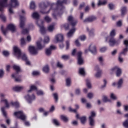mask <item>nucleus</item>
<instances>
[{"instance_id": "49", "label": "nucleus", "mask_w": 128, "mask_h": 128, "mask_svg": "<svg viewBox=\"0 0 128 128\" xmlns=\"http://www.w3.org/2000/svg\"><path fill=\"white\" fill-rule=\"evenodd\" d=\"M66 84L68 86H70V78H67L66 79Z\"/></svg>"}, {"instance_id": "1", "label": "nucleus", "mask_w": 128, "mask_h": 128, "mask_svg": "<svg viewBox=\"0 0 128 128\" xmlns=\"http://www.w3.org/2000/svg\"><path fill=\"white\" fill-rule=\"evenodd\" d=\"M6 7L9 8L8 12L10 14H14L12 8H16V6H14L12 4H8V0H0V12H2L0 14V18L4 22L6 20V18L2 12H4V8Z\"/></svg>"}, {"instance_id": "12", "label": "nucleus", "mask_w": 128, "mask_h": 128, "mask_svg": "<svg viewBox=\"0 0 128 128\" xmlns=\"http://www.w3.org/2000/svg\"><path fill=\"white\" fill-rule=\"evenodd\" d=\"M82 52L81 51L78 52L77 53L78 56V63L79 65H82L84 63V60L82 58Z\"/></svg>"}, {"instance_id": "54", "label": "nucleus", "mask_w": 128, "mask_h": 128, "mask_svg": "<svg viewBox=\"0 0 128 128\" xmlns=\"http://www.w3.org/2000/svg\"><path fill=\"white\" fill-rule=\"evenodd\" d=\"M52 122H53L54 124H55L56 126H58L60 125L59 122H58V121L56 120V119H54V120H52Z\"/></svg>"}, {"instance_id": "45", "label": "nucleus", "mask_w": 128, "mask_h": 128, "mask_svg": "<svg viewBox=\"0 0 128 128\" xmlns=\"http://www.w3.org/2000/svg\"><path fill=\"white\" fill-rule=\"evenodd\" d=\"M89 121H90V126H93L94 124V118H89Z\"/></svg>"}, {"instance_id": "27", "label": "nucleus", "mask_w": 128, "mask_h": 128, "mask_svg": "<svg viewBox=\"0 0 128 128\" xmlns=\"http://www.w3.org/2000/svg\"><path fill=\"white\" fill-rule=\"evenodd\" d=\"M107 4V1L106 0L102 2L101 0H99L98 5V6H105Z\"/></svg>"}, {"instance_id": "26", "label": "nucleus", "mask_w": 128, "mask_h": 128, "mask_svg": "<svg viewBox=\"0 0 128 128\" xmlns=\"http://www.w3.org/2000/svg\"><path fill=\"white\" fill-rule=\"evenodd\" d=\"M10 104L14 106L16 108H20V103L16 101V102H10Z\"/></svg>"}, {"instance_id": "42", "label": "nucleus", "mask_w": 128, "mask_h": 128, "mask_svg": "<svg viewBox=\"0 0 128 128\" xmlns=\"http://www.w3.org/2000/svg\"><path fill=\"white\" fill-rule=\"evenodd\" d=\"M123 126L125 128H128V118L123 122Z\"/></svg>"}, {"instance_id": "7", "label": "nucleus", "mask_w": 128, "mask_h": 128, "mask_svg": "<svg viewBox=\"0 0 128 128\" xmlns=\"http://www.w3.org/2000/svg\"><path fill=\"white\" fill-rule=\"evenodd\" d=\"M120 42V40H116L114 37H110L109 44L110 46H114V45L118 46Z\"/></svg>"}, {"instance_id": "47", "label": "nucleus", "mask_w": 128, "mask_h": 128, "mask_svg": "<svg viewBox=\"0 0 128 128\" xmlns=\"http://www.w3.org/2000/svg\"><path fill=\"white\" fill-rule=\"evenodd\" d=\"M60 118L64 122H67L68 121V118L64 116H61Z\"/></svg>"}, {"instance_id": "43", "label": "nucleus", "mask_w": 128, "mask_h": 128, "mask_svg": "<svg viewBox=\"0 0 128 128\" xmlns=\"http://www.w3.org/2000/svg\"><path fill=\"white\" fill-rule=\"evenodd\" d=\"M52 53V51L50 50V49L49 48H47L46 50V54L48 56H50Z\"/></svg>"}, {"instance_id": "29", "label": "nucleus", "mask_w": 128, "mask_h": 128, "mask_svg": "<svg viewBox=\"0 0 128 128\" xmlns=\"http://www.w3.org/2000/svg\"><path fill=\"white\" fill-rule=\"evenodd\" d=\"M1 102H4L6 105V107L7 108H10V104L6 99H2Z\"/></svg>"}, {"instance_id": "32", "label": "nucleus", "mask_w": 128, "mask_h": 128, "mask_svg": "<svg viewBox=\"0 0 128 128\" xmlns=\"http://www.w3.org/2000/svg\"><path fill=\"white\" fill-rule=\"evenodd\" d=\"M1 30L2 33L4 34V36H6V32H8V29H4V25H2L1 26Z\"/></svg>"}, {"instance_id": "53", "label": "nucleus", "mask_w": 128, "mask_h": 128, "mask_svg": "<svg viewBox=\"0 0 128 128\" xmlns=\"http://www.w3.org/2000/svg\"><path fill=\"white\" fill-rule=\"evenodd\" d=\"M2 54L5 56H8L10 55V52L6 50H4L2 52Z\"/></svg>"}, {"instance_id": "31", "label": "nucleus", "mask_w": 128, "mask_h": 128, "mask_svg": "<svg viewBox=\"0 0 128 128\" xmlns=\"http://www.w3.org/2000/svg\"><path fill=\"white\" fill-rule=\"evenodd\" d=\"M49 66L48 65H46L42 69V70L44 72H46V73H48L49 72Z\"/></svg>"}, {"instance_id": "24", "label": "nucleus", "mask_w": 128, "mask_h": 128, "mask_svg": "<svg viewBox=\"0 0 128 128\" xmlns=\"http://www.w3.org/2000/svg\"><path fill=\"white\" fill-rule=\"evenodd\" d=\"M75 107H76V110L72 109V107H69V108H68V110H69L70 112H74V113L76 114V110L79 108V106H78V105H77V104H76L75 105Z\"/></svg>"}, {"instance_id": "46", "label": "nucleus", "mask_w": 128, "mask_h": 128, "mask_svg": "<svg viewBox=\"0 0 128 128\" xmlns=\"http://www.w3.org/2000/svg\"><path fill=\"white\" fill-rule=\"evenodd\" d=\"M86 86H87L88 88H91V84H90V79H86Z\"/></svg>"}, {"instance_id": "15", "label": "nucleus", "mask_w": 128, "mask_h": 128, "mask_svg": "<svg viewBox=\"0 0 128 128\" xmlns=\"http://www.w3.org/2000/svg\"><path fill=\"white\" fill-rule=\"evenodd\" d=\"M38 26L40 28V30L41 34H46V30L44 26V21L41 22V24H38Z\"/></svg>"}, {"instance_id": "41", "label": "nucleus", "mask_w": 128, "mask_h": 128, "mask_svg": "<svg viewBox=\"0 0 128 128\" xmlns=\"http://www.w3.org/2000/svg\"><path fill=\"white\" fill-rule=\"evenodd\" d=\"M50 41V38L48 36H46L44 38V44H48Z\"/></svg>"}, {"instance_id": "6", "label": "nucleus", "mask_w": 128, "mask_h": 128, "mask_svg": "<svg viewBox=\"0 0 128 128\" xmlns=\"http://www.w3.org/2000/svg\"><path fill=\"white\" fill-rule=\"evenodd\" d=\"M13 52L14 55L16 56L17 58L20 60V56L22 55V50L18 47L14 46L13 48Z\"/></svg>"}, {"instance_id": "13", "label": "nucleus", "mask_w": 128, "mask_h": 128, "mask_svg": "<svg viewBox=\"0 0 128 128\" xmlns=\"http://www.w3.org/2000/svg\"><path fill=\"white\" fill-rule=\"evenodd\" d=\"M28 50L32 54L36 55L38 54V48L34 46H29Z\"/></svg>"}, {"instance_id": "28", "label": "nucleus", "mask_w": 128, "mask_h": 128, "mask_svg": "<svg viewBox=\"0 0 128 128\" xmlns=\"http://www.w3.org/2000/svg\"><path fill=\"white\" fill-rule=\"evenodd\" d=\"M76 30L74 28L71 29L67 34L68 37L70 38L72 36V34Z\"/></svg>"}, {"instance_id": "8", "label": "nucleus", "mask_w": 128, "mask_h": 128, "mask_svg": "<svg viewBox=\"0 0 128 128\" xmlns=\"http://www.w3.org/2000/svg\"><path fill=\"white\" fill-rule=\"evenodd\" d=\"M88 50H90L91 52V53L94 55L96 54L97 53L96 46H92V44H91L90 46L88 48V50L86 49L85 50V53L86 54Z\"/></svg>"}, {"instance_id": "59", "label": "nucleus", "mask_w": 128, "mask_h": 128, "mask_svg": "<svg viewBox=\"0 0 128 128\" xmlns=\"http://www.w3.org/2000/svg\"><path fill=\"white\" fill-rule=\"evenodd\" d=\"M89 35L90 36H94V29L92 28L89 31Z\"/></svg>"}, {"instance_id": "20", "label": "nucleus", "mask_w": 128, "mask_h": 128, "mask_svg": "<svg viewBox=\"0 0 128 128\" xmlns=\"http://www.w3.org/2000/svg\"><path fill=\"white\" fill-rule=\"evenodd\" d=\"M12 4L13 6L16 7L20 5L18 1V0H10L9 4Z\"/></svg>"}, {"instance_id": "55", "label": "nucleus", "mask_w": 128, "mask_h": 128, "mask_svg": "<svg viewBox=\"0 0 128 128\" xmlns=\"http://www.w3.org/2000/svg\"><path fill=\"white\" fill-rule=\"evenodd\" d=\"M44 93L43 91H42V90H38L36 92V94L38 96H42V95H44Z\"/></svg>"}, {"instance_id": "57", "label": "nucleus", "mask_w": 128, "mask_h": 128, "mask_svg": "<svg viewBox=\"0 0 128 128\" xmlns=\"http://www.w3.org/2000/svg\"><path fill=\"white\" fill-rule=\"evenodd\" d=\"M22 34H26L28 33V30L26 28L23 29L22 32Z\"/></svg>"}, {"instance_id": "37", "label": "nucleus", "mask_w": 128, "mask_h": 128, "mask_svg": "<svg viewBox=\"0 0 128 128\" xmlns=\"http://www.w3.org/2000/svg\"><path fill=\"white\" fill-rule=\"evenodd\" d=\"M116 35V30L114 29H113L110 33V38H114Z\"/></svg>"}, {"instance_id": "23", "label": "nucleus", "mask_w": 128, "mask_h": 128, "mask_svg": "<svg viewBox=\"0 0 128 128\" xmlns=\"http://www.w3.org/2000/svg\"><path fill=\"white\" fill-rule=\"evenodd\" d=\"M7 29L12 32H14L16 31V26L12 24H9L7 26Z\"/></svg>"}, {"instance_id": "10", "label": "nucleus", "mask_w": 128, "mask_h": 128, "mask_svg": "<svg viewBox=\"0 0 128 128\" xmlns=\"http://www.w3.org/2000/svg\"><path fill=\"white\" fill-rule=\"evenodd\" d=\"M25 98L28 103L32 104V101L36 100V96H34V94H32V95H30V94H28L25 96Z\"/></svg>"}, {"instance_id": "52", "label": "nucleus", "mask_w": 128, "mask_h": 128, "mask_svg": "<svg viewBox=\"0 0 128 128\" xmlns=\"http://www.w3.org/2000/svg\"><path fill=\"white\" fill-rule=\"evenodd\" d=\"M4 70L2 69H0V78H2V77H4Z\"/></svg>"}, {"instance_id": "51", "label": "nucleus", "mask_w": 128, "mask_h": 128, "mask_svg": "<svg viewBox=\"0 0 128 128\" xmlns=\"http://www.w3.org/2000/svg\"><path fill=\"white\" fill-rule=\"evenodd\" d=\"M54 28V25H50L48 27V30L49 32H52Z\"/></svg>"}, {"instance_id": "17", "label": "nucleus", "mask_w": 128, "mask_h": 128, "mask_svg": "<svg viewBox=\"0 0 128 128\" xmlns=\"http://www.w3.org/2000/svg\"><path fill=\"white\" fill-rule=\"evenodd\" d=\"M95 70L97 71V73L95 74V76L98 78L101 76L102 74V70H100L98 66H95Z\"/></svg>"}, {"instance_id": "63", "label": "nucleus", "mask_w": 128, "mask_h": 128, "mask_svg": "<svg viewBox=\"0 0 128 128\" xmlns=\"http://www.w3.org/2000/svg\"><path fill=\"white\" fill-rule=\"evenodd\" d=\"M96 116V114L94 112H91V115L89 118H94Z\"/></svg>"}, {"instance_id": "11", "label": "nucleus", "mask_w": 128, "mask_h": 128, "mask_svg": "<svg viewBox=\"0 0 128 128\" xmlns=\"http://www.w3.org/2000/svg\"><path fill=\"white\" fill-rule=\"evenodd\" d=\"M20 59H22L23 61L25 62L26 65L30 66V62L28 59V56H26V54L25 53L21 54Z\"/></svg>"}, {"instance_id": "4", "label": "nucleus", "mask_w": 128, "mask_h": 128, "mask_svg": "<svg viewBox=\"0 0 128 128\" xmlns=\"http://www.w3.org/2000/svg\"><path fill=\"white\" fill-rule=\"evenodd\" d=\"M14 115L18 119L21 120L23 122H24V124L25 126H30V124L28 122L26 121V116L24 114V112L22 111H18L14 112Z\"/></svg>"}, {"instance_id": "35", "label": "nucleus", "mask_w": 128, "mask_h": 128, "mask_svg": "<svg viewBox=\"0 0 128 128\" xmlns=\"http://www.w3.org/2000/svg\"><path fill=\"white\" fill-rule=\"evenodd\" d=\"M1 110L2 112L3 116L5 117V118H8V116H6V112L4 110V107H2V108H1Z\"/></svg>"}, {"instance_id": "22", "label": "nucleus", "mask_w": 128, "mask_h": 128, "mask_svg": "<svg viewBox=\"0 0 128 128\" xmlns=\"http://www.w3.org/2000/svg\"><path fill=\"white\" fill-rule=\"evenodd\" d=\"M12 89L15 92H20L24 90V87L22 86H16L13 87Z\"/></svg>"}, {"instance_id": "18", "label": "nucleus", "mask_w": 128, "mask_h": 128, "mask_svg": "<svg viewBox=\"0 0 128 128\" xmlns=\"http://www.w3.org/2000/svg\"><path fill=\"white\" fill-rule=\"evenodd\" d=\"M55 38L58 42H62L64 41V36L62 34H58L56 35Z\"/></svg>"}, {"instance_id": "44", "label": "nucleus", "mask_w": 128, "mask_h": 128, "mask_svg": "<svg viewBox=\"0 0 128 128\" xmlns=\"http://www.w3.org/2000/svg\"><path fill=\"white\" fill-rule=\"evenodd\" d=\"M45 21L48 22L49 23L51 22L52 19L51 18H49L48 16H46L44 18Z\"/></svg>"}, {"instance_id": "64", "label": "nucleus", "mask_w": 128, "mask_h": 128, "mask_svg": "<svg viewBox=\"0 0 128 128\" xmlns=\"http://www.w3.org/2000/svg\"><path fill=\"white\" fill-rule=\"evenodd\" d=\"M124 44L125 45L126 48H128V40H124Z\"/></svg>"}, {"instance_id": "50", "label": "nucleus", "mask_w": 128, "mask_h": 128, "mask_svg": "<svg viewBox=\"0 0 128 128\" xmlns=\"http://www.w3.org/2000/svg\"><path fill=\"white\" fill-rule=\"evenodd\" d=\"M102 100L104 102H110V99H108V97L106 96H104L102 99Z\"/></svg>"}, {"instance_id": "14", "label": "nucleus", "mask_w": 128, "mask_h": 128, "mask_svg": "<svg viewBox=\"0 0 128 128\" xmlns=\"http://www.w3.org/2000/svg\"><path fill=\"white\" fill-rule=\"evenodd\" d=\"M20 26L21 28L24 29V21H26V17L22 15H20Z\"/></svg>"}, {"instance_id": "60", "label": "nucleus", "mask_w": 128, "mask_h": 128, "mask_svg": "<svg viewBox=\"0 0 128 128\" xmlns=\"http://www.w3.org/2000/svg\"><path fill=\"white\" fill-rule=\"evenodd\" d=\"M106 50H107V48L106 46L102 47L100 49V52H104Z\"/></svg>"}, {"instance_id": "3", "label": "nucleus", "mask_w": 128, "mask_h": 128, "mask_svg": "<svg viewBox=\"0 0 128 128\" xmlns=\"http://www.w3.org/2000/svg\"><path fill=\"white\" fill-rule=\"evenodd\" d=\"M12 68L16 72L12 74V78L14 79L16 82H22V76L18 74L20 72V67L18 65L14 64L12 66Z\"/></svg>"}, {"instance_id": "61", "label": "nucleus", "mask_w": 128, "mask_h": 128, "mask_svg": "<svg viewBox=\"0 0 128 128\" xmlns=\"http://www.w3.org/2000/svg\"><path fill=\"white\" fill-rule=\"evenodd\" d=\"M66 50H68L69 48H70V42L69 40H66Z\"/></svg>"}, {"instance_id": "62", "label": "nucleus", "mask_w": 128, "mask_h": 128, "mask_svg": "<svg viewBox=\"0 0 128 128\" xmlns=\"http://www.w3.org/2000/svg\"><path fill=\"white\" fill-rule=\"evenodd\" d=\"M54 98L56 102H57L58 100V95L56 93H54Z\"/></svg>"}, {"instance_id": "16", "label": "nucleus", "mask_w": 128, "mask_h": 128, "mask_svg": "<svg viewBox=\"0 0 128 128\" xmlns=\"http://www.w3.org/2000/svg\"><path fill=\"white\" fill-rule=\"evenodd\" d=\"M96 18L95 16H91L88 18H85L84 20V22L86 23V22H92L94 20H96Z\"/></svg>"}, {"instance_id": "2", "label": "nucleus", "mask_w": 128, "mask_h": 128, "mask_svg": "<svg viewBox=\"0 0 128 128\" xmlns=\"http://www.w3.org/2000/svg\"><path fill=\"white\" fill-rule=\"evenodd\" d=\"M68 0H63L60 1L58 0L56 3V8L54 9V12L52 14V16L54 19L56 20V16H60L64 12V6L63 4H67Z\"/></svg>"}, {"instance_id": "48", "label": "nucleus", "mask_w": 128, "mask_h": 128, "mask_svg": "<svg viewBox=\"0 0 128 128\" xmlns=\"http://www.w3.org/2000/svg\"><path fill=\"white\" fill-rule=\"evenodd\" d=\"M122 83H123L122 79H120V80H119L118 83V88H120L122 86Z\"/></svg>"}, {"instance_id": "25", "label": "nucleus", "mask_w": 128, "mask_h": 128, "mask_svg": "<svg viewBox=\"0 0 128 128\" xmlns=\"http://www.w3.org/2000/svg\"><path fill=\"white\" fill-rule=\"evenodd\" d=\"M36 45H37L38 48L40 50H42L43 48L45 47V45L44 44L42 45L40 44V42L39 41L36 42Z\"/></svg>"}, {"instance_id": "34", "label": "nucleus", "mask_w": 128, "mask_h": 128, "mask_svg": "<svg viewBox=\"0 0 128 128\" xmlns=\"http://www.w3.org/2000/svg\"><path fill=\"white\" fill-rule=\"evenodd\" d=\"M128 52V47H126V48H124L122 51L120 53V55L124 54L126 55V53Z\"/></svg>"}, {"instance_id": "33", "label": "nucleus", "mask_w": 128, "mask_h": 128, "mask_svg": "<svg viewBox=\"0 0 128 128\" xmlns=\"http://www.w3.org/2000/svg\"><path fill=\"white\" fill-rule=\"evenodd\" d=\"M32 17L34 18L38 19L40 18V15L38 12H34L32 15Z\"/></svg>"}, {"instance_id": "30", "label": "nucleus", "mask_w": 128, "mask_h": 128, "mask_svg": "<svg viewBox=\"0 0 128 128\" xmlns=\"http://www.w3.org/2000/svg\"><path fill=\"white\" fill-rule=\"evenodd\" d=\"M80 120L82 124H86V116L80 117Z\"/></svg>"}, {"instance_id": "40", "label": "nucleus", "mask_w": 128, "mask_h": 128, "mask_svg": "<svg viewBox=\"0 0 128 128\" xmlns=\"http://www.w3.org/2000/svg\"><path fill=\"white\" fill-rule=\"evenodd\" d=\"M26 40H24V38H22L20 39V45L21 46H24L26 45Z\"/></svg>"}, {"instance_id": "19", "label": "nucleus", "mask_w": 128, "mask_h": 128, "mask_svg": "<svg viewBox=\"0 0 128 128\" xmlns=\"http://www.w3.org/2000/svg\"><path fill=\"white\" fill-rule=\"evenodd\" d=\"M50 5V3L48 2H42L39 4L40 8H46Z\"/></svg>"}, {"instance_id": "9", "label": "nucleus", "mask_w": 128, "mask_h": 128, "mask_svg": "<svg viewBox=\"0 0 128 128\" xmlns=\"http://www.w3.org/2000/svg\"><path fill=\"white\" fill-rule=\"evenodd\" d=\"M112 72H116V76L119 77L122 74V70L117 66H115L110 70Z\"/></svg>"}, {"instance_id": "5", "label": "nucleus", "mask_w": 128, "mask_h": 128, "mask_svg": "<svg viewBox=\"0 0 128 128\" xmlns=\"http://www.w3.org/2000/svg\"><path fill=\"white\" fill-rule=\"evenodd\" d=\"M68 23L64 24L61 26L62 28H64L65 30H68L70 26L74 28L77 23V21L74 20V18L72 16H68Z\"/></svg>"}, {"instance_id": "39", "label": "nucleus", "mask_w": 128, "mask_h": 128, "mask_svg": "<svg viewBox=\"0 0 128 128\" xmlns=\"http://www.w3.org/2000/svg\"><path fill=\"white\" fill-rule=\"evenodd\" d=\"M37 90V88L36 86H34V85H32V86H30V90H28V92H30L32 90Z\"/></svg>"}, {"instance_id": "58", "label": "nucleus", "mask_w": 128, "mask_h": 128, "mask_svg": "<svg viewBox=\"0 0 128 128\" xmlns=\"http://www.w3.org/2000/svg\"><path fill=\"white\" fill-rule=\"evenodd\" d=\"M108 8L110 10H113L114 8V6L112 4H109Z\"/></svg>"}, {"instance_id": "21", "label": "nucleus", "mask_w": 128, "mask_h": 128, "mask_svg": "<svg viewBox=\"0 0 128 128\" xmlns=\"http://www.w3.org/2000/svg\"><path fill=\"white\" fill-rule=\"evenodd\" d=\"M127 14V8L126 6H124L121 8V16L124 17Z\"/></svg>"}, {"instance_id": "38", "label": "nucleus", "mask_w": 128, "mask_h": 128, "mask_svg": "<svg viewBox=\"0 0 128 128\" xmlns=\"http://www.w3.org/2000/svg\"><path fill=\"white\" fill-rule=\"evenodd\" d=\"M79 73L82 76H85V72H84V68H80L79 69Z\"/></svg>"}, {"instance_id": "56", "label": "nucleus", "mask_w": 128, "mask_h": 128, "mask_svg": "<svg viewBox=\"0 0 128 128\" xmlns=\"http://www.w3.org/2000/svg\"><path fill=\"white\" fill-rule=\"evenodd\" d=\"M62 58L64 60H67L69 58L68 55H62Z\"/></svg>"}, {"instance_id": "36", "label": "nucleus", "mask_w": 128, "mask_h": 128, "mask_svg": "<svg viewBox=\"0 0 128 128\" xmlns=\"http://www.w3.org/2000/svg\"><path fill=\"white\" fill-rule=\"evenodd\" d=\"M30 8L31 10H34L36 9V4L34 3V2L32 1L30 4Z\"/></svg>"}]
</instances>
